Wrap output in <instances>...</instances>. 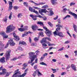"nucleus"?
<instances>
[{
  "instance_id": "obj_39",
  "label": "nucleus",
  "mask_w": 77,
  "mask_h": 77,
  "mask_svg": "<svg viewBox=\"0 0 77 77\" xmlns=\"http://www.w3.org/2000/svg\"><path fill=\"white\" fill-rule=\"evenodd\" d=\"M23 4L25 6H28V3H27V2H23Z\"/></svg>"
},
{
  "instance_id": "obj_3",
  "label": "nucleus",
  "mask_w": 77,
  "mask_h": 77,
  "mask_svg": "<svg viewBox=\"0 0 77 77\" xmlns=\"http://www.w3.org/2000/svg\"><path fill=\"white\" fill-rule=\"evenodd\" d=\"M29 58L31 59V60H29L28 62V63H32L34 60H35V58H36V55H35V53L34 52H30L29 53Z\"/></svg>"
},
{
  "instance_id": "obj_13",
  "label": "nucleus",
  "mask_w": 77,
  "mask_h": 77,
  "mask_svg": "<svg viewBox=\"0 0 77 77\" xmlns=\"http://www.w3.org/2000/svg\"><path fill=\"white\" fill-rule=\"evenodd\" d=\"M32 29L33 30H36L38 28L36 25H34L32 26Z\"/></svg>"
},
{
  "instance_id": "obj_11",
  "label": "nucleus",
  "mask_w": 77,
  "mask_h": 77,
  "mask_svg": "<svg viewBox=\"0 0 77 77\" xmlns=\"http://www.w3.org/2000/svg\"><path fill=\"white\" fill-rule=\"evenodd\" d=\"M47 41V38H43L40 42L41 44L42 43H43V42H44L45 43H47L48 44H49L50 42L46 41Z\"/></svg>"
},
{
  "instance_id": "obj_42",
  "label": "nucleus",
  "mask_w": 77,
  "mask_h": 77,
  "mask_svg": "<svg viewBox=\"0 0 77 77\" xmlns=\"http://www.w3.org/2000/svg\"><path fill=\"white\" fill-rule=\"evenodd\" d=\"M34 39L35 41V42H37V41H38L39 40V39H38V38L36 37H35V38H34Z\"/></svg>"
},
{
  "instance_id": "obj_9",
  "label": "nucleus",
  "mask_w": 77,
  "mask_h": 77,
  "mask_svg": "<svg viewBox=\"0 0 77 77\" xmlns=\"http://www.w3.org/2000/svg\"><path fill=\"white\" fill-rule=\"evenodd\" d=\"M30 16L31 17H32V18L33 20H36L37 18H35V19H34V18H36V17H39V18H43V17H42V16L39 15H38V16H33L32 15H30Z\"/></svg>"
},
{
  "instance_id": "obj_64",
  "label": "nucleus",
  "mask_w": 77,
  "mask_h": 77,
  "mask_svg": "<svg viewBox=\"0 0 77 77\" xmlns=\"http://www.w3.org/2000/svg\"><path fill=\"white\" fill-rule=\"evenodd\" d=\"M73 36L74 38H75V37H76V36H75V35L74 34H73Z\"/></svg>"
},
{
  "instance_id": "obj_55",
  "label": "nucleus",
  "mask_w": 77,
  "mask_h": 77,
  "mask_svg": "<svg viewBox=\"0 0 77 77\" xmlns=\"http://www.w3.org/2000/svg\"><path fill=\"white\" fill-rule=\"evenodd\" d=\"M14 9H18V7H17V6H14Z\"/></svg>"
},
{
  "instance_id": "obj_2",
  "label": "nucleus",
  "mask_w": 77,
  "mask_h": 77,
  "mask_svg": "<svg viewBox=\"0 0 77 77\" xmlns=\"http://www.w3.org/2000/svg\"><path fill=\"white\" fill-rule=\"evenodd\" d=\"M18 71H19V69L16 70L14 74L13 75L12 77H23L26 75V73L23 74L22 75H19L21 74V72L20 71L18 72Z\"/></svg>"
},
{
  "instance_id": "obj_46",
  "label": "nucleus",
  "mask_w": 77,
  "mask_h": 77,
  "mask_svg": "<svg viewBox=\"0 0 77 77\" xmlns=\"http://www.w3.org/2000/svg\"><path fill=\"white\" fill-rule=\"evenodd\" d=\"M75 4V3L74 2H71L70 4V6H72V5H74Z\"/></svg>"
},
{
  "instance_id": "obj_59",
  "label": "nucleus",
  "mask_w": 77,
  "mask_h": 77,
  "mask_svg": "<svg viewBox=\"0 0 77 77\" xmlns=\"http://www.w3.org/2000/svg\"><path fill=\"white\" fill-rule=\"evenodd\" d=\"M47 39H48V41H51V39L50 38H48L47 37H46Z\"/></svg>"
},
{
  "instance_id": "obj_51",
  "label": "nucleus",
  "mask_w": 77,
  "mask_h": 77,
  "mask_svg": "<svg viewBox=\"0 0 77 77\" xmlns=\"http://www.w3.org/2000/svg\"><path fill=\"white\" fill-rule=\"evenodd\" d=\"M37 65H35L34 67V69H37Z\"/></svg>"
},
{
  "instance_id": "obj_31",
  "label": "nucleus",
  "mask_w": 77,
  "mask_h": 77,
  "mask_svg": "<svg viewBox=\"0 0 77 77\" xmlns=\"http://www.w3.org/2000/svg\"><path fill=\"white\" fill-rule=\"evenodd\" d=\"M40 65H45V66H47V64L44 63V62H41L40 63Z\"/></svg>"
},
{
  "instance_id": "obj_56",
  "label": "nucleus",
  "mask_w": 77,
  "mask_h": 77,
  "mask_svg": "<svg viewBox=\"0 0 77 77\" xmlns=\"http://www.w3.org/2000/svg\"><path fill=\"white\" fill-rule=\"evenodd\" d=\"M48 54L47 53H45L43 55V56L44 57H45V56H47V55Z\"/></svg>"
},
{
  "instance_id": "obj_24",
  "label": "nucleus",
  "mask_w": 77,
  "mask_h": 77,
  "mask_svg": "<svg viewBox=\"0 0 77 77\" xmlns=\"http://www.w3.org/2000/svg\"><path fill=\"white\" fill-rule=\"evenodd\" d=\"M37 23L38 24H39L40 26H44V23L42 22H37Z\"/></svg>"
},
{
  "instance_id": "obj_61",
  "label": "nucleus",
  "mask_w": 77,
  "mask_h": 77,
  "mask_svg": "<svg viewBox=\"0 0 77 77\" xmlns=\"http://www.w3.org/2000/svg\"><path fill=\"white\" fill-rule=\"evenodd\" d=\"M57 18H58V16H56V17H54V20H57Z\"/></svg>"
},
{
  "instance_id": "obj_62",
  "label": "nucleus",
  "mask_w": 77,
  "mask_h": 77,
  "mask_svg": "<svg viewBox=\"0 0 77 77\" xmlns=\"http://www.w3.org/2000/svg\"><path fill=\"white\" fill-rule=\"evenodd\" d=\"M45 58V57H42L40 58V60H42L43 59H44Z\"/></svg>"
},
{
  "instance_id": "obj_44",
  "label": "nucleus",
  "mask_w": 77,
  "mask_h": 77,
  "mask_svg": "<svg viewBox=\"0 0 77 77\" xmlns=\"http://www.w3.org/2000/svg\"><path fill=\"white\" fill-rule=\"evenodd\" d=\"M48 8V7L47 5H45L42 7V8H45V9H46V8Z\"/></svg>"
},
{
  "instance_id": "obj_53",
  "label": "nucleus",
  "mask_w": 77,
  "mask_h": 77,
  "mask_svg": "<svg viewBox=\"0 0 77 77\" xmlns=\"http://www.w3.org/2000/svg\"><path fill=\"white\" fill-rule=\"evenodd\" d=\"M33 8H34V9H37L38 10H39V8L38 7H33Z\"/></svg>"
},
{
  "instance_id": "obj_18",
  "label": "nucleus",
  "mask_w": 77,
  "mask_h": 77,
  "mask_svg": "<svg viewBox=\"0 0 77 77\" xmlns=\"http://www.w3.org/2000/svg\"><path fill=\"white\" fill-rule=\"evenodd\" d=\"M29 33H32V32H24V34H22V37H24V36H26V35H27L28 34H29Z\"/></svg>"
},
{
  "instance_id": "obj_43",
  "label": "nucleus",
  "mask_w": 77,
  "mask_h": 77,
  "mask_svg": "<svg viewBox=\"0 0 77 77\" xmlns=\"http://www.w3.org/2000/svg\"><path fill=\"white\" fill-rule=\"evenodd\" d=\"M48 24L51 26V27H52L53 26V24L51 23L50 22H49L48 23Z\"/></svg>"
},
{
  "instance_id": "obj_63",
  "label": "nucleus",
  "mask_w": 77,
  "mask_h": 77,
  "mask_svg": "<svg viewBox=\"0 0 77 77\" xmlns=\"http://www.w3.org/2000/svg\"><path fill=\"white\" fill-rule=\"evenodd\" d=\"M67 33H68V34L69 35V36L70 37H71V34H70V33H69V32H67Z\"/></svg>"
},
{
  "instance_id": "obj_49",
  "label": "nucleus",
  "mask_w": 77,
  "mask_h": 77,
  "mask_svg": "<svg viewBox=\"0 0 77 77\" xmlns=\"http://www.w3.org/2000/svg\"><path fill=\"white\" fill-rule=\"evenodd\" d=\"M66 74V72H63L61 73V75H65Z\"/></svg>"
},
{
  "instance_id": "obj_4",
  "label": "nucleus",
  "mask_w": 77,
  "mask_h": 77,
  "mask_svg": "<svg viewBox=\"0 0 77 77\" xmlns=\"http://www.w3.org/2000/svg\"><path fill=\"white\" fill-rule=\"evenodd\" d=\"M15 29V27L13 26V25H11L8 26L6 28V33H11V32L13 31Z\"/></svg>"
},
{
  "instance_id": "obj_50",
  "label": "nucleus",
  "mask_w": 77,
  "mask_h": 77,
  "mask_svg": "<svg viewBox=\"0 0 77 77\" xmlns=\"http://www.w3.org/2000/svg\"><path fill=\"white\" fill-rule=\"evenodd\" d=\"M3 37L4 38H8V35H5Z\"/></svg>"
},
{
  "instance_id": "obj_16",
  "label": "nucleus",
  "mask_w": 77,
  "mask_h": 77,
  "mask_svg": "<svg viewBox=\"0 0 77 77\" xmlns=\"http://www.w3.org/2000/svg\"><path fill=\"white\" fill-rule=\"evenodd\" d=\"M69 14H71V15H72V16H74L75 19L77 18V14H75L74 13H73L72 12H69Z\"/></svg>"
},
{
  "instance_id": "obj_17",
  "label": "nucleus",
  "mask_w": 77,
  "mask_h": 77,
  "mask_svg": "<svg viewBox=\"0 0 77 77\" xmlns=\"http://www.w3.org/2000/svg\"><path fill=\"white\" fill-rule=\"evenodd\" d=\"M5 62V57H2L0 59V62L2 63H4Z\"/></svg>"
},
{
  "instance_id": "obj_34",
  "label": "nucleus",
  "mask_w": 77,
  "mask_h": 77,
  "mask_svg": "<svg viewBox=\"0 0 77 77\" xmlns=\"http://www.w3.org/2000/svg\"><path fill=\"white\" fill-rule=\"evenodd\" d=\"M0 34L3 35V37L5 35H6V33L4 32H1L0 33Z\"/></svg>"
},
{
  "instance_id": "obj_12",
  "label": "nucleus",
  "mask_w": 77,
  "mask_h": 77,
  "mask_svg": "<svg viewBox=\"0 0 77 77\" xmlns=\"http://www.w3.org/2000/svg\"><path fill=\"white\" fill-rule=\"evenodd\" d=\"M8 41H9V44L11 46H14V45H15V43L13 41V40L12 39H10Z\"/></svg>"
},
{
  "instance_id": "obj_37",
  "label": "nucleus",
  "mask_w": 77,
  "mask_h": 77,
  "mask_svg": "<svg viewBox=\"0 0 77 77\" xmlns=\"http://www.w3.org/2000/svg\"><path fill=\"white\" fill-rule=\"evenodd\" d=\"M51 69L52 70V71H54L53 72V73H55V72H56V69Z\"/></svg>"
},
{
  "instance_id": "obj_1",
  "label": "nucleus",
  "mask_w": 77,
  "mask_h": 77,
  "mask_svg": "<svg viewBox=\"0 0 77 77\" xmlns=\"http://www.w3.org/2000/svg\"><path fill=\"white\" fill-rule=\"evenodd\" d=\"M48 10L49 11H47L46 9H42L41 10L39 11V12L42 15H43V14L42 13L45 12H47V14L50 16H52L53 14V12L52 10H51V9H48Z\"/></svg>"
},
{
  "instance_id": "obj_57",
  "label": "nucleus",
  "mask_w": 77,
  "mask_h": 77,
  "mask_svg": "<svg viewBox=\"0 0 77 77\" xmlns=\"http://www.w3.org/2000/svg\"><path fill=\"white\" fill-rule=\"evenodd\" d=\"M52 61H53V62H56L57 61V60L56 59H52Z\"/></svg>"
},
{
  "instance_id": "obj_19",
  "label": "nucleus",
  "mask_w": 77,
  "mask_h": 77,
  "mask_svg": "<svg viewBox=\"0 0 77 77\" xmlns=\"http://www.w3.org/2000/svg\"><path fill=\"white\" fill-rule=\"evenodd\" d=\"M45 3L43 2H40L38 3L34 2V4H35V6H39V5H44Z\"/></svg>"
},
{
  "instance_id": "obj_27",
  "label": "nucleus",
  "mask_w": 77,
  "mask_h": 77,
  "mask_svg": "<svg viewBox=\"0 0 77 77\" xmlns=\"http://www.w3.org/2000/svg\"><path fill=\"white\" fill-rule=\"evenodd\" d=\"M73 27L74 28V30L75 31V32H77V29H76V25L74 24H73Z\"/></svg>"
},
{
  "instance_id": "obj_38",
  "label": "nucleus",
  "mask_w": 77,
  "mask_h": 77,
  "mask_svg": "<svg viewBox=\"0 0 77 77\" xmlns=\"http://www.w3.org/2000/svg\"><path fill=\"white\" fill-rule=\"evenodd\" d=\"M42 45L43 46V48H44V47H47V45L45 44V43L43 44Z\"/></svg>"
},
{
  "instance_id": "obj_30",
  "label": "nucleus",
  "mask_w": 77,
  "mask_h": 77,
  "mask_svg": "<svg viewBox=\"0 0 77 77\" xmlns=\"http://www.w3.org/2000/svg\"><path fill=\"white\" fill-rule=\"evenodd\" d=\"M14 39L15 40V41H17L20 40V38H19V37L18 36H17V37L14 38Z\"/></svg>"
},
{
  "instance_id": "obj_36",
  "label": "nucleus",
  "mask_w": 77,
  "mask_h": 77,
  "mask_svg": "<svg viewBox=\"0 0 77 77\" xmlns=\"http://www.w3.org/2000/svg\"><path fill=\"white\" fill-rule=\"evenodd\" d=\"M39 34L41 36H42V37H43V36H44L43 35L44 33H43V32H39Z\"/></svg>"
},
{
  "instance_id": "obj_47",
  "label": "nucleus",
  "mask_w": 77,
  "mask_h": 77,
  "mask_svg": "<svg viewBox=\"0 0 77 77\" xmlns=\"http://www.w3.org/2000/svg\"><path fill=\"white\" fill-rule=\"evenodd\" d=\"M13 36L14 37V38H16L18 36L17 35H16V34H15V33H13Z\"/></svg>"
},
{
  "instance_id": "obj_33",
  "label": "nucleus",
  "mask_w": 77,
  "mask_h": 77,
  "mask_svg": "<svg viewBox=\"0 0 77 77\" xmlns=\"http://www.w3.org/2000/svg\"><path fill=\"white\" fill-rule=\"evenodd\" d=\"M70 17H71V16H70V15H67L65 17L63 18V20H65V19H66V18H70Z\"/></svg>"
},
{
  "instance_id": "obj_5",
  "label": "nucleus",
  "mask_w": 77,
  "mask_h": 77,
  "mask_svg": "<svg viewBox=\"0 0 77 77\" xmlns=\"http://www.w3.org/2000/svg\"><path fill=\"white\" fill-rule=\"evenodd\" d=\"M54 35L55 36H56V35H57V36H59L61 38H63V37H65V36H64V35L63 34V33H62V32H59L57 33V32H56V31H55L54 32Z\"/></svg>"
},
{
  "instance_id": "obj_29",
  "label": "nucleus",
  "mask_w": 77,
  "mask_h": 77,
  "mask_svg": "<svg viewBox=\"0 0 77 77\" xmlns=\"http://www.w3.org/2000/svg\"><path fill=\"white\" fill-rule=\"evenodd\" d=\"M12 12H11L10 14V15L9 17V20H11L12 19Z\"/></svg>"
},
{
  "instance_id": "obj_22",
  "label": "nucleus",
  "mask_w": 77,
  "mask_h": 77,
  "mask_svg": "<svg viewBox=\"0 0 77 77\" xmlns=\"http://www.w3.org/2000/svg\"><path fill=\"white\" fill-rule=\"evenodd\" d=\"M21 56H19V57L17 58V57H15L13 59L11 60L12 61H14V60H17V59H21Z\"/></svg>"
},
{
  "instance_id": "obj_58",
  "label": "nucleus",
  "mask_w": 77,
  "mask_h": 77,
  "mask_svg": "<svg viewBox=\"0 0 77 77\" xmlns=\"http://www.w3.org/2000/svg\"><path fill=\"white\" fill-rule=\"evenodd\" d=\"M69 42L68 41H67L65 42V44H69Z\"/></svg>"
},
{
  "instance_id": "obj_32",
  "label": "nucleus",
  "mask_w": 77,
  "mask_h": 77,
  "mask_svg": "<svg viewBox=\"0 0 77 77\" xmlns=\"http://www.w3.org/2000/svg\"><path fill=\"white\" fill-rule=\"evenodd\" d=\"M22 16H23V15L22 13H19L17 15V17L19 18H21Z\"/></svg>"
},
{
  "instance_id": "obj_8",
  "label": "nucleus",
  "mask_w": 77,
  "mask_h": 77,
  "mask_svg": "<svg viewBox=\"0 0 77 77\" xmlns=\"http://www.w3.org/2000/svg\"><path fill=\"white\" fill-rule=\"evenodd\" d=\"M43 27L44 29H45V30H46L45 32L47 35L48 36H50L51 34V31L48 30V29H47V27L45 26H43Z\"/></svg>"
},
{
  "instance_id": "obj_40",
  "label": "nucleus",
  "mask_w": 77,
  "mask_h": 77,
  "mask_svg": "<svg viewBox=\"0 0 77 77\" xmlns=\"http://www.w3.org/2000/svg\"><path fill=\"white\" fill-rule=\"evenodd\" d=\"M56 27H63V26L60 25V24H58L56 25Z\"/></svg>"
},
{
  "instance_id": "obj_35",
  "label": "nucleus",
  "mask_w": 77,
  "mask_h": 77,
  "mask_svg": "<svg viewBox=\"0 0 77 77\" xmlns=\"http://www.w3.org/2000/svg\"><path fill=\"white\" fill-rule=\"evenodd\" d=\"M9 41L8 42L7 45H5V48H7L9 46Z\"/></svg>"
},
{
  "instance_id": "obj_15",
  "label": "nucleus",
  "mask_w": 77,
  "mask_h": 77,
  "mask_svg": "<svg viewBox=\"0 0 77 77\" xmlns=\"http://www.w3.org/2000/svg\"><path fill=\"white\" fill-rule=\"evenodd\" d=\"M71 67L72 68V69H73V70L75 71H77V69H76V66L74 64H72L71 65Z\"/></svg>"
},
{
  "instance_id": "obj_60",
  "label": "nucleus",
  "mask_w": 77,
  "mask_h": 77,
  "mask_svg": "<svg viewBox=\"0 0 77 77\" xmlns=\"http://www.w3.org/2000/svg\"><path fill=\"white\" fill-rule=\"evenodd\" d=\"M48 46H52L53 45V44H50V42L49 43H48Z\"/></svg>"
},
{
  "instance_id": "obj_25",
  "label": "nucleus",
  "mask_w": 77,
  "mask_h": 77,
  "mask_svg": "<svg viewBox=\"0 0 77 77\" xmlns=\"http://www.w3.org/2000/svg\"><path fill=\"white\" fill-rule=\"evenodd\" d=\"M27 64V63H24V64H23V66H24V67L22 68L23 69H26V66H27V65L26 64Z\"/></svg>"
},
{
  "instance_id": "obj_21",
  "label": "nucleus",
  "mask_w": 77,
  "mask_h": 77,
  "mask_svg": "<svg viewBox=\"0 0 77 77\" xmlns=\"http://www.w3.org/2000/svg\"><path fill=\"white\" fill-rule=\"evenodd\" d=\"M56 0H51V3L53 5H56V4H57V3L56 2Z\"/></svg>"
},
{
  "instance_id": "obj_10",
  "label": "nucleus",
  "mask_w": 77,
  "mask_h": 77,
  "mask_svg": "<svg viewBox=\"0 0 77 77\" xmlns=\"http://www.w3.org/2000/svg\"><path fill=\"white\" fill-rule=\"evenodd\" d=\"M29 10L30 11H31V12H34V13H35L36 14H37V15H38V11H35L34 9H33V8L31 7H29Z\"/></svg>"
},
{
  "instance_id": "obj_7",
  "label": "nucleus",
  "mask_w": 77,
  "mask_h": 77,
  "mask_svg": "<svg viewBox=\"0 0 77 77\" xmlns=\"http://www.w3.org/2000/svg\"><path fill=\"white\" fill-rule=\"evenodd\" d=\"M11 51V50H8V51H7L5 54V59L6 61L8 60L10 58V53Z\"/></svg>"
},
{
  "instance_id": "obj_26",
  "label": "nucleus",
  "mask_w": 77,
  "mask_h": 77,
  "mask_svg": "<svg viewBox=\"0 0 77 77\" xmlns=\"http://www.w3.org/2000/svg\"><path fill=\"white\" fill-rule=\"evenodd\" d=\"M18 30H19V31H20V32H23V31H24V30H25V29H24V28H18Z\"/></svg>"
},
{
  "instance_id": "obj_52",
  "label": "nucleus",
  "mask_w": 77,
  "mask_h": 77,
  "mask_svg": "<svg viewBox=\"0 0 77 77\" xmlns=\"http://www.w3.org/2000/svg\"><path fill=\"white\" fill-rule=\"evenodd\" d=\"M67 11V9H66V8H64L63 9V11L64 12H65L66 11Z\"/></svg>"
},
{
  "instance_id": "obj_23",
  "label": "nucleus",
  "mask_w": 77,
  "mask_h": 77,
  "mask_svg": "<svg viewBox=\"0 0 77 77\" xmlns=\"http://www.w3.org/2000/svg\"><path fill=\"white\" fill-rule=\"evenodd\" d=\"M19 45L21 44L22 45H26V43L24 41H21L19 42Z\"/></svg>"
},
{
  "instance_id": "obj_54",
  "label": "nucleus",
  "mask_w": 77,
  "mask_h": 77,
  "mask_svg": "<svg viewBox=\"0 0 77 77\" xmlns=\"http://www.w3.org/2000/svg\"><path fill=\"white\" fill-rule=\"evenodd\" d=\"M28 27L27 26H25V28H24L25 29V30H27V28Z\"/></svg>"
},
{
  "instance_id": "obj_41",
  "label": "nucleus",
  "mask_w": 77,
  "mask_h": 77,
  "mask_svg": "<svg viewBox=\"0 0 77 77\" xmlns=\"http://www.w3.org/2000/svg\"><path fill=\"white\" fill-rule=\"evenodd\" d=\"M59 30H60V28H57L56 29V30L55 31H56L57 33V32H58Z\"/></svg>"
},
{
  "instance_id": "obj_28",
  "label": "nucleus",
  "mask_w": 77,
  "mask_h": 77,
  "mask_svg": "<svg viewBox=\"0 0 77 77\" xmlns=\"http://www.w3.org/2000/svg\"><path fill=\"white\" fill-rule=\"evenodd\" d=\"M8 20V17L6 16L4 19L3 21L6 23H7V20Z\"/></svg>"
},
{
  "instance_id": "obj_20",
  "label": "nucleus",
  "mask_w": 77,
  "mask_h": 77,
  "mask_svg": "<svg viewBox=\"0 0 77 77\" xmlns=\"http://www.w3.org/2000/svg\"><path fill=\"white\" fill-rule=\"evenodd\" d=\"M36 71L38 72L37 75L38 77H40V76H41L42 74H41V72L39 71V70L38 69H36Z\"/></svg>"
},
{
  "instance_id": "obj_48",
  "label": "nucleus",
  "mask_w": 77,
  "mask_h": 77,
  "mask_svg": "<svg viewBox=\"0 0 77 77\" xmlns=\"http://www.w3.org/2000/svg\"><path fill=\"white\" fill-rule=\"evenodd\" d=\"M36 71H35V72H34V73L33 74V77H35V76L36 75Z\"/></svg>"
},
{
  "instance_id": "obj_45",
  "label": "nucleus",
  "mask_w": 77,
  "mask_h": 77,
  "mask_svg": "<svg viewBox=\"0 0 77 77\" xmlns=\"http://www.w3.org/2000/svg\"><path fill=\"white\" fill-rule=\"evenodd\" d=\"M64 48L63 47L59 49L58 50V51H62V50H63Z\"/></svg>"
},
{
  "instance_id": "obj_6",
  "label": "nucleus",
  "mask_w": 77,
  "mask_h": 77,
  "mask_svg": "<svg viewBox=\"0 0 77 77\" xmlns=\"http://www.w3.org/2000/svg\"><path fill=\"white\" fill-rule=\"evenodd\" d=\"M6 70L5 69H2V72H0V75H3L6 74L5 77H8V76L9 75V74H10L9 73V72H6Z\"/></svg>"
},
{
  "instance_id": "obj_14",
  "label": "nucleus",
  "mask_w": 77,
  "mask_h": 77,
  "mask_svg": "<svg viewBox=\"0 0 77 77\" xmlns=\"http://www.w3.org/2000/svg\"><path fill=\"white\" fill-rule=\"evenodd\" d=\"M9 10H12V8H13V6H12V2H9Z\"/></svg>"
}]
</instances>
